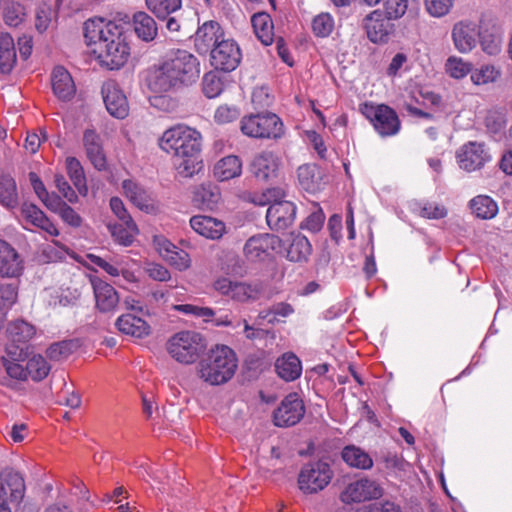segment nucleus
<instances>
[{"label":"nucleus","mask_w":512,"mask_h":512,"mask_svg":"<svg viewBox=\"0 0 512 512\" xmlns=\"http://www.w3.org/2000/svg\"><path fill=\"white\" fill-rule=\"evenodd\" d=\"M211 64L217 70L230 72L235 70L241 61V50L233 39L223 38L211 49Z\"/></svg>","instance_id":"obj_11"},{"label":"nucleus","mask_w":512,"mask_h":512,"mask_svg":"<svg viewBox=\"0 0 512 512\" xmlns=\"http://www.w3.org/2000/svg\"><path fill=\"white\" fill-rule=\"evenodd\" d=\"M384 12L390 19H399L407 11L408 0H384Z\"/></svg>","instance_id":"obj_55"},{"label":"nucleus","mask_w":512,"mask_h":512,"mask_svg":"<svg viewBox=\"0 0 512 512\" xmlns=\"http://www.w3.org/2000/svg\"><path fill=\"white\" fill-rule=\"evenodd\" d=\"M478 41L482 50L489 55H496L501 51V36L494 27L480 24Z\"/></svg>","instance_id":"obj_39"},{"label":"nucleus","mask_w":512,"mask_h":512,"mask_svg":"<svg viewBox=\"0 0 512 512\" xmlns=\"http://www.w3.org/2000/svg\"><path fill=\"white\" fill-rule=\"evenodd\" d=\"M457 158L461 168L475 171L489 161L490 156L483 143L469 142L461 147Z\"/></svg>","instance_id":"obj_20"},{"label":"nucleus","mask_w":512,"mask_h":512,"mask_svg":"<svg viewBox=\"0 0 512 512\" xmlns=\"http://www.w3.org/2000/svg\"><path fill=\"white\" fill-rule=\"evenodd\" d=\"M83 145L86 155L95 169L102 171L107 168V160L100 135L93 129H86L83 134Z\"/></svg>","instance_id":"obj_24"},{"label":"nucleus","mask_w":512,"mask_h":512,"mask_svg":"<svg viewBox=\"0 0 512 512\" xmlns=\"http://www.w3.org/2000/svg\"><path fill=\"white\" fill-rule=\"evenodd\" d=\"M54 183L57 187L58 191L62 194V196L67 199L70 203H76L78 201V196L73 188L70 186L66 178L61 174H56L54 177Z\"/></svg>","instance_id":"obj_57"},{"label":"nucleus","mask_w":512,"mask_h":512,"mask_svg":"<svg viewBox=\"0 0 512 512\" xmlns=\"http://www.w3.org/2000/svg\"><path fill=\"white\" fill-rule=\"evenodd\" d=\"M297 175L299 184L305 191L315 193L321 189L320 171L315 164L301 165Z\"/></svg>","instance_id":"obj_38"},{"label":"nucleus","mask_w":512,"mask_h":512,"mask_svg":"<svg viewBox=\"0 0 512 512\" xmlns=\"http://www.w3.org/2000/svg\"><path fill=\"white\" fill-rule=\"evenodd\" d=\"M95 298V307L101 313H114L120 304V296L116 289L99 277H90Z\"/></svg>","instance_id":"obj_16"},{"label":"nucleus","mask_w":512,"mask_h":512,"mask_svg":"<svg viewBox=\"0 0 512 512\" xmlns=\"http://www.w3.org/2000/svg\"><path fill=\"white\" fill-rule=\"evenodd\" d=\"M66 169L70 180L78 190L79 194L86 196L88 193V187L86 184L84 170L79 160L75 157H68L66 159Z\"/></svg>","instance_id":"obj_43"},{"label":"nucleus","mask_w":512,"mask_h":512,"mask_svg":"<svg viewBox=\"0 0 512 512\" xmlns=\"http://www.w3.org/2000/svg\"><path fill=\"white\" fill-rule=\"evenodd\" d=\"M498 74V71H496L493 66H483L481 69L472 73L471 79L475 84L481 85L493 82Z\"/></svg>","instance_id":"obj_59"},{"label":"nucleus","mask_w":512,"mask_h":512,"mask_svg":"<svg viewBox=\"0 0 512 512\" xmlns=\"http://www.w3.org/2000/svg\"><path fill=\"white\" fill-rule=\"evenodd\" d=\"M18 291L14 284H3L0 286V302L3 307H11L17 300Z\"/></svg>","instance_id":"obj_61"},{"label":"nucleus","mask_w":512,"mask_h":512,"mask_svg":"<svg viewBox=\"0 0 512 512\" xmlns=\"http://www.w3.org/2000/svg\"><path fill=\"white\" fill-rule=\"evenodd\" d=\"M392 19L380 10H374L364 19V28L368 38L374 42H385L394 29Z\"/></svg>","instance_id":"obj_19"},{"label":"nucleus","mask_w":512,"mask_h":512,"mask_svg":"<svg viewBox=\"0 0 512 512\" xmlns=\"http://www.w3.org/2000/svg\"><path fill=\"white\" fill-rule=\"evenodd\" d=\"M51 84L54 94L62 101H68L75 95L74 81L70 73L62 66L53 69Z\"/></svg>","instance_id":"obj_27"},{"label":"nucleus","mask_w":512,"mask_h":512,"mask_svg":"<svg viewBox=\"0 0 512 512\" xmlns=\"http://www.w3.org/2000/svg\"><path fill=\"white\" fill-rule=\"evenodd\" d=\"M52 14V7L46 3H42L37 7L35 27L39 32L42 33L48 29L51 22Z\"/></svg>","instance_id":"obj_53"},{"label":"nucleus","mask_w":512,"mask_h":512,"mask_svg":"<svg viewBox=\"0 0 512 512\" xmlns=\"http://www.w3.org/2000/svg\"><path fill=\"white\" fill-rule=\"evenodd\" d=\"M213 286L220 294L241 303L256 301L263 292L262 285L259 282L247 283L232 281L226 277L217 279Z\"/></svg>","instance_id":"obj_9"},{"label":"nucleus","mask_w":512,"mask_h":512,"mask_svg":"<svg viewBox=\"0 0 512 512\" xmlns=\"http://www.w3.org/2000/svg\"><path fill=\"white\" fill-rule=\"evenodd\" d=\"M383 495V488L374 480L362 478L347 485L340 499L344 503L362 502L378 499Z\"/></svg>","instance_id":"obj_14"},{"label":"nucleus","mask_w":512,"mask_h":512,"mask_svg":"<svg viewBox=\"0 0 512 512\" xmlns=\"http://www.w3.org/2000/svg\"><path fill=\"white\" fill-rule=\"evenodd\" d=\"M280 167V159L270 151L256 155L251 162L252 174L261 181L276 178Z\"/></svg>","instance_id":"obj_22"},{"label":"nucleus","mask_w":512,"mask_h":512,"mask_svg":"<svg viewBox=\"0 0 512 512\" xmlns=\"http://www.w3.org/2000/svg\"><path fill=\"white\" fill-rule=\"evenodd\" d=\"M446 72L453 78L465 77L471 70L470 64L461 58L450 57L445 64Z\"/></svg>","instance_id":"obj_51"},{"label":"nucleus","mask_w":512,"mask_h":512,"mask_svg":"<svg viewBox=\"0 0 512 512\" xmlns=\"http://www.w3.org/2000/svg\"><path fill=\"white\" fill-rule=\"evenodd\" d=\"M107 228L114 241L123 246H129L133 243L135 236L139 233L134 220L120 223H108Z\"/></svg>","instance_id":"obj_34"},{"label":"nucleus","mask_w":512,"mask_h":512,"mask_svg":"<svg viewBox=\"0 0 512 512\" xmlns=\"http://www.w3.org/2000/svg\"><path fill=\"white\" fill-rule=\"evenodd\" d=\"M275 369L280 378L287 382L293 381L301 375V361L295 354L285 353L277 359Z\"/></svg>","instance_id":"obj_31"},{"label":"nucleus","mask_w":512,"mask_h":512,"mask_svg":"<svg viewBox=\"0 0 512 512\" xmlns=\"http://www.w3.org/2000/svg\"><path fill=\"white\" fill-rule=\"evenodd\" d=\"M281 247V239L273 234L264 233L250 237L243 248L245 257L252 262L263 261L273 251Z\"/></svg>","instance_id":"obj_13"},{"label":"nucleus","mask_w":512,"mask_h":512,"mask_svg":"<svg viewBox=\"0 0 512 512\" xmlns=\"http://www.w3.org/2000/svg\"><path fill=\"white\" fill-rule=\"evenodd\" d=\"M0 361L11 378L17 380H26L28 378L26 367L19 364L20 361H10L5 357H2Z\"/></svg>","instance_id":"obj_58"},{"label":"nucleus","mask_w":512,"mask_h":512,"mask_svg":"<svg viewBox=\"0 0 512 512\" xmlns=\"http://www.w3.org/2000/svg\"><path fill=\"white\" fill-rule=\"evenodd\" d=\"M239 112L234 107L220 106L214 115L215 121L219 124H226L236 120Z\"/></svg>","instance_id":"obj_63"},{"label":"nucleus","mask_w":512,"mask_h":512,"mask_svg":"<svg viewBox=\"0 0 512 512\" xmlns=\"http://www.w3.org/2000/svg\"><path fill=\"white\" fill-rule=\"evenodd\" d=\"M122 31V25L104 18H92L84 23L87 45L95 46L93 53L111 70L123 66L129 55V47L122 38Z\"/></svg>","instance_id":"obj_1"},{"label":"nucleus","mask_w":512,"mask_h":512,"mask_svg":"<svg viewBox=\"0 0 512 512\" xmlns=\"http://www.w3.org/2000/svg\"><path fill=\"white\" fill-rule=\"evenodd\" d=\"M286 197V191L282 187H273L267 188L261 193H255L252 196L251 201L259 206L271 205L272 203H276L277 200L283 199Z\"/></svg>","instance_id":"obj_47"},{"label":"nucleus","mask_w":512,"mask_h":512,"mask_svg":"<svg viewBox=\"0 0 512 512\" xmlns=\"http://www.w3.org/2000/svg\"><path fill=\"white\" fill-rule=\"evenodd\" d=\"M311 251V244L305 236L300 234L292 235L286 257L292 262H303L308 259Z\"/></svg>","instance_id":"obj_40"},{"label":"nucleus","mask_w":512,"mask_h":512,"mask_svg":"<svg viewBox=\"0 0 512 512\" xmlns=\"http://www.w3.org/2000/svg\"><path fill=\"white\" fill-rule=\"evenodd\" d=\"M6 353L10 361H24L28 356V346L11 342L6 347Z\"/></svg>","instance_id":"obj_62"},{"label":"nucleus","mask_w":512,"mask_h":512,"mask_svg":"<svg viewBox=\"0 0 512 512\" xmlns=\"http://www.w3.org/2000/svg\"><path fill=\"white\" fill-rule=\"evenodd\" d=\"M505 123L504 115L499 112H490L485 118L487 129L495 134L505 127Z\"/></svg>","instance_id":"obj_64"},{"label":"nucleus","mask_w":512,"mask_h":512,"mask_svg":"<svg viewBox=\"0 0 512 512\" xmlns=\"http://www.w3.org/2000/svg\"><path fill=\"white\" fill-rule=\"evenodd\" d=\"M243 134L252 138L278 139L283 133V123L274 113H258L245 116L240 122Z\"/></svg>","instance_id":"obj_7"},{"label":"nucleus","mask_w":512,"mask_h":512,"mask_svg":"<svg viewBox=\"0 0 512 512\" xmlns=\"http://www.w3.org/2000/svg\"><path fill=\"white\" fill-rule=\"evenodd\" d=\"M220 199L219 188L210 182L201 184L193 192V202L203 209H213Z\"/></svg>","instance_id":"obj_32"},{"label":"nucleus","mask_w":512,"mask_h":512,"mask_svg":"<svg viewBox=\"0 0 512 512\" xmlns=\"http://www.w3.org/2000/svg\"><path fill=\"white\" fill-rule=\"evenodd\" d=\"M203 93L208 98H215L221 94L224 84L221 79L213 72L206 73L202 80Z\"/></svg>","instance_id":"obj_49"},{"label":"nucleus","mask_w":512,"mask_h":512,"mask_svg":"<svg viewBox=\"0 0 512 512\" xmlns=\"http://www.w3.org/2000/svg\"><path fill=\"white\" fill-rule=\"evenodd\" d=\"M296 206L293 202L283 199L272 203L266 213V221L270 229L282 231L291 227L296 218Z\"/></svg>","instance_id":"obj_15"},{"label":"nucleus","mask_w":512,"mask_h":512,"mask_svg":"<svg viewBox=\"0 0 512 512\" xmlns=\"http://www.w3.org/2000/svg\"><path fill=\"white\" fill-rule=\"evenodd\" d=\"M27 377H31L34 381H41L50 371V366L41 355H34L26 364Z\"/></svg>","instance_id":"obj_46"},{"label":"nucleus","mask_w":512,"mask_h":512,"mask_svg":"<svg viewBox=\"0 0 512 512\" xmlns=\"http://www.w3.org/2000/svg\"><path fill=\"white\" fill-rule=\"evenodd\" d=\"M359 110L381 137H391L399 133L401 121L390 106L366 102L360 105Z\"/></svg>","instance_id":"obj_6"},{"label":"nucleus","mask_w":512,"mask_h":512,"mask_svg":"<svg viewBox=\"0 0 512 512\" xmlns=\"http://www.w3.org/2000/svg\"><path fill=\"white\" fill-rule=\"evenodd\" d=\"M175 311L187 314V315H193L198 318H204L206 321L210 320V318L214 317L215 312L208 307H199L192 304H179V305H173L172 307Z\"/></svg>","instance_id":"obj_52"},{"label":"nucleus","mask_w":512,"mask_h":512,"mask_svg":"<svg viewBox=\"0 0 512 512\" xmlns=\"http://www.w3.org/2000/svg\"><path fill=\"white\" fill-rule=\"evenodd\" d=\"M101 92L106 109L112 116L123 119L128 115L129 107L126 96L115 81L105 82Z\"/></svg>","instance_id":"obj_18"},{"label":"nucleus","mask_w":512,"mask_h":512,"mask_svg":"<svg viewBox=\"0 0 512 512\" xmlns=\"http://www.w3.org/2000/svg\"><path fill=\"white\" fill-rule=\"evenodd\" d=\"M190 226L199 235L212 240L220 239L226 232L223 221L205 215L193 216L190 219Z\"/></svg>","instance_id":"obj_25"},{"label":"nucleus","mask_w":512,"mask_h":512,"mask_svg":"<svg viewBox=\"0 0 512 512\" xmlns=\"http://www.w3.org/2000/svg\"><path fill=\"white\" fill-rule=\"evenodd\" d=\"M334 28V20L328 13H321L317 15L312 22V29L316 36L327 37L331 34Z\"/></svg>","instance_id":"obj_50"},{"label":"nucleus","mask_w":512,"mask_h":512,"mask_svg":"<svg viewBox=\"0 0 512 512\" xmlns=\"http://www.w3.org/2000/svg\"><path fill=\"white\" fill-rule=\"evenodd\" d=\"M17 56L12 36L8 33L0 34V72L9 74L16 64Z\"/></svg>","instance_id":"obj_36"},{"label":"nucleus","mask_w":512,"mask_h":512,"mask_svg":"<svg viewBox=\"0 0 512 512\" xmlns=\"http://www.w3.org/2000/svg\"><path fill=\"white\" fill-rule=\"evenodd\" d=\"M23 271V260L8 242L0 239V276L18 277Z\"/></svg>","instance_id":"obj_23"},{"label":"nucleus","mask_w":512,"mask_h":512,"mask_svg":"<svg viewBox=\"0 0 512 512\" xmlns=\"http://www.w3.org/2000/svg\"><path fill=\"white\" fill-rule=\"evenodd\" d=\"M21 215L27 223L45 231L51 236H58L59 231L46 214L36 205L25 203Z\"/></svg>","instance_id":"obj_28"},{"label":"nucleus","mask_w":512,"mask_h":512,"mask_svg":"<svg viewBox=\"0 0 512 512\" xmlns=\"http://www.w3.org/2000/svg\"><path fill=\"white\" fill-rule=\"evenodd\" d=\"M26 485L24 477L17 471L6 469L0 474V500L17 506L24 498Z\"/></svg>","instance_id":"obj_12"},{"label":"nucleus","mask_w":512,"mask_h":512,"mask_svg":"<svg viewBox=\"0 0 512 512\" xmlns=\"http://www.w3.org/2000/svg\"><path fill=\"white\" fill-rule=\"evenodd\" d=\"M470 208L476 217L481 219H492L498 212L497 203L489 196L479 195L470 201Z\"/></svg>","instance_id":"obj_41"},{"label":"nucleus","mask_w":512,"mask_h":512,"mask_svg":"<svg viewBox=\"0 0 512 512\" xmlns=\"http://www.w3.org/2000/svg\"><path fill=\"white\" fill-rule=\"evenodd\" d=\"M454 0H425L427 12L433 17H442L449 13Z\"/></svg>","instance_id":"obj_54"},{"label":"nucleus","mask_w":512,"mask_h":512,"mask_svg":"<svg viewBox=\"0 0 512 512\" xmlns=\"http://www.w3.org/2000/svg\"><path fill=\"white\" fill-rule=\"evenodd\" d=\"M333 471L330 465L322 460L305 464L298 476L299 489L305 494H313L323 490L331 481Z\"/></svg>","instance_id":"obj_8"},{"label":"nucleus","mask_w":512,"mask_h":512,"mask_svg":"<svg viewBox=\"0 0 512 512\" xmlns=\"http://www.w3.org/2000/svg\"><path fill=\"white\" fill-rule=\"evenodd\" d=\"M342 460L351 468L368 470L373 467V459L364 449L347 445L341 451Z\"/></svg>","instance_id":"obj_30"},{"label":"nucleus","mask_w":512,"mask_h":512,"mask_svg":"<svg viewBox=\"0 0 512 512\" xmlns=\"http://www.w3.org/2000/svg\"><path fill=\"white\" fill-rule=\"evenodd\" d=\"M224 32L216 21H207L200 26L195 34L194 43L199 53L211 52L222 39Z\"/></svg>","instance_id":"obj_21"},{"label":"nucleus","mask_w":512,"mask_h":512,"mask_svg":"<svg viewBox=\"0 0 512 512\" xmlns=\"http://www.w3.org/2000/svg\"><path fill=\"white\" fill-rule=\"evenodd\" d=\"M133 26L136 35L143 41L150 42L157 36V24L146 12L139 11L133 15Z\"/></svg>","instance_id":"obj_35"},{"label":"nucleus","mask_w":512,"mask_h":512,"mask_svg":"<svg viewBox=\"0 0 512 512\" xmlns=\"http://www.w3.org/2000/svg\"><path fill=\"white\" fill-rule=\"evenodd\" d=\"M122 187L126 197L140 210L146 213H153L157 210L152 195L136 182L125 180Z\"/></svg>","instance_id":"obj_26"},{"label":"nucleus","mask_w":512,"mask_h":512,"mask_svg":"<svg viewBox=\"0 0 512 512\" xmlns=\"http://www.w3.org/2000/svg\"><path fill=\"white\" fill-rule=\"evenodd\" d=\"M305 406L297 393L288 394L273 412V423L278 427H290L304 417Z\"/></svg>","instance_id":"obj_10"},{"label":"nucleus","mask_w":512,"mask_h":512,"mask_svg":"<svg viewBox=\"0 0 512 512\" xmlns=\"http://www.w3.org/2000/svg\"><path fill=\"white\" fill-rule=\"evenodd\" d=\"M213 173L219 181L239 177L242 173V162L238 156H226L215 164Z\"/></svg>","instance_id":"obj_33"},{"label":"nucleus","mask_w":512,"mask_h":512,"mask_svg":"<svg viewBox=\"0 0 512 512\" xmlns=\"http://www.w3.org/2000/svg\"><path fill=\"white\" fill-rule=\"evenodd\" d=\"M199 75L197 58L186 50H176L154 67L148 84L152 91L166 93L194 84Z\"/></svg>","instance_id":"obj_2"},{"label":"nucleus","mask_w":512,"mask_h":512,"mask_svg":"<svg viewBox=\"0 0 512 512\" xmlns=\"http://www.w3.org/2000/svg\"><path fill=\"white\" fill-rule=\"evenodd\" d=\"M201 144L200 132L182 124L167 129L159 141L161 149L175 157L174 165L179 175L185 178L192 177L203 168Z\"/></svg>","instance_id":"obj_3"},{"label":"nucleus","mask_w":512,"mask_h":512,"mask_svg":"<svg viewBox=\"0 0 512 512\" xmlns=\"http://www.w3.org/2000/svg\"><path fill=\"white\" fill-rule=\"evenodd\" d=\"M24 8L20 4L12 3L8 5L4 10V21L11 27H17L24 17Z\"/></svg>","instance_id":"obj_56"},{"label":"nucleus","mask_w":512,"mask_h":512,"mask_svg":"<svg viewBox=\"0 0 512 512\" xmlns=\"http://www.w3.org/2000/svg\"><path fill=\"white\" fill-rule=\"evenodd\" d=\"M205 348L204 338L195 331L178 332L167 343V350L171 357L183 364L194 363Z\"/></svg>","instance_id":"obj_5"},{"label":"nucleus","mask_w":512,"mask_h":512,"mask_svg":"<svg viewBox=\"0 0 512 512\" xmlns=\"http://www.w3.org/2000/svg\"><path fill=\"white\" fill-rule=\"evenodd\" d=\"M0 204L7 208H14L18 204L16 182L8 174L0 176Z\"/></svg>","instance_id":"obj_42"},{"label":"nucleus","mask_w":512,"mask_h":512,"mask_svg":"<svg viewBox=\"0 0 512 512\" xmlns=\"http://www.w3.org/2000/svg\"><path fill=\"white\" fill-rule=\"evenodd\" d=\"M253 30L257 38L264 45H270L274 39L273 22L266 12L255 13L251 18Z\"/></svg>","instance_id":"obj_37"},{"label":"nucleus","mask_w":512,"mask_h":512,"mask_svg":"<svg viewBox=\"0 0 512 512\" xmlns=\"http://www.w3.org/2000/svg\"><path fill=\"white\" fill-rule=\"evenodd\" d=\"M480 25L471 20H461L452 28V40L455 48L461 53L472 51L477 43Z\"/></svg>","instance_id":"obj_17"},{"label":"nucleus","mask_w":512,"mask_h":512,"mask_svg":"<svg viewBox=\"0 0 512 512\" xmlns=\"http://www.w3.org/2000/svg\"><path fill=\"white\" fill-rule=\"evenodd\" d=\"M447 215V210L444 206L436 203H425L420 208V216L428 219H441Z\"/></svg>","instance_id":"obj_60"},{"label":"nucleus","mask_w":512,"mask_h":512,"mask_svg":"<svg viewBox=\"0 0 512 512\" xmlns=\"http://www.w3.org/2000/svg\"><path fill=\"white\" fill-rule=\"evenodd\" d=\"M7 332L11 342L24 345L34 336L35 329L29 323L19 320L11 323Z\"/></svg>","instance_id":"obj_44"},{"label":"nucleus","mask_w":512,"mask_h":512,"mask_svg":"<svg viewBox=\"0 0 512 512\" xmlns=\"http://www.w3.org/2000/svg\"><path fill=\"white\" fill-rule=\"evenodd\" d=\"M237 369V358L228 346H216L198 364L199 377L210 385L228 382Z\"/></svg>","instance_id":"obj_4"},{"label":"nucleus","mask_w":512,"mask_h":512,"mask_svg":"<svg viewBox=\"0 0 512 512\" xmlns=\"http://www.w3.org/2000/svg\"><path fill=\"white\" fill-rule=\"evenodd\" d=\"M76 344L72 340L53 343L46 351L47 357L54 361L67 358L75 350Z\"/></svg>","instance_id":"obj_48"},{"label":"nucleus","mask_w":512,"mask_h":512,"mask_svg":"<svg viewBox=\"0 0 512 512\" xmlns=\"http://www.w3.org/2000/svg\"><path fill=\"white\" fill-rule=\"evenodd\" d=\"M148 9L159 19H166L181 8V0H145Z\"/></svg>","instance_id":"obj_45"},{"label":"nucleus","mask_w":512,"mask_h":512,"mask_svg":"<svg viewBox=\"0 0 512 512\" xmlns=\"http://www.w3.org/2000/svg\"><path fill=\"white\" fill-rule=\"evenodd\" d=\"M115 325L121 333L136 338L145 337L150 333V326L146 321L132 314L121 315L117 318Z\"/></svg>","instance_id":"obj_29"}]
</instances>
